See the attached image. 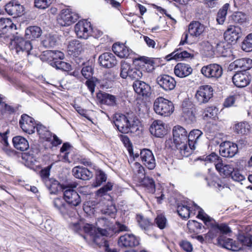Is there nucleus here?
Segmentation results:
<instances>
[{"label":"nucleus","mask_w":252,"mask_h":252,"mask_svg":"<svg viewBox=\"0 0 252 252\" xmlns=\"http://www.w3.org/2000/svg\"><path fill=\"white\" fill-rule=\"evenodd\" d=\"M63 198H55L53 204L63 215H65L68 214L71 207L78 206L81 202V199L77 191L70 187H63Z\"/></svg>","instance_id":"f257e3e1"},{"label":"nucleus","mask_w":252,"mask_h":252,"mask_svg":"<svg viewBox=\"0 0 252 252\" xmlns=\"http://www.w3.org/2000/svg\"><path fill=\"white\" fill-rule=\"evenodd\" d=\"M114 123L118 130L124 133H127L137 129L136 127L139 124V121L132 113L126 115L117 114L114 118Z\"/></svg>","instance_id":"f03ea898"},{"label":"nucleus","mask_w":252,"mask_h":252,"mask_svg":"<svg viewBox=\"0 0 252 252\" xmlns=\"http://www.w3.org/2000/svg\"><path fill=\"white\" fill-rule=\"evenodd\" d=\"M173 141L177 150L183 157L190 154V148L188 146L187 131L183 127L176 126L173 128Z\"/></svg>","instance_id":"7ed1b4c3"},{"label":"nucleus","mask_w":252,"mask_h":252,"mask_svg":"<svg viewBox=\"0 0 252 252\" xmlns=\"http://www.w3.org/2000/svg\"><path fill=\"white\" fill-rule=\"evenodd\" d=\"M96 225L97 226L98 233L101 236L96 234L93 237V240L96 244L99 245L100 247L103 246L104 248V242L107 244L108 243L104 238H103V236H107L109 234V231H110L112 224L108 220V218L102 217L97 219L96 221Z\"/></svg>","instance_id":"20e7f679"},{"label":"nucleus","mask_w":252,"mask_h":252,"mask_svg":"<svg viewBox=\"0 0 252 252\" xmlns=\"http://www.w3.org/2000/svg\"><path fill=\"white\" fill-rule=\"evenodd\" d=\"M194 205L198 211L197 217L202 220L206 226L210 229L209 231L206 234V237H208L210 239H213L220 232L217 223L213 218L206 214L202 209L195 204H194Z\"/></svg>","instance_id":"39448f33"},{"label":"nucleus","mask_w":252,"mask_h":252,"mask_svg":"<svg viewBox=\"0 0 252 252\" xmlns=\"http://www.w3.org/2000/svg\"><path fill=\"white\" fill-rule=\"evenodd\" d=\"M154 110L157 114L167 117L173 112L174 107L171 101L162 97H159L154 101Z\"/></svg>","instance_id":"423d86ee"},{"label":"nucleus","mask_w":252,"mask_h":252,"mask_svg":"<svg viewBox=\"0 0 252 252\" xmlns=\"http://www.w3.org/2000/svg\"><path fill=\"white\" fill-rule=\"evenodd\" d=\"M213 89L210 85L200 86L197 90L195 98L199 104L206 103L212 97Z\"/></svg>","instance_id":"0eeeda50"},{"label":"nucleus","mask_w":252,"mask_h":252,"mask_svg":"<svg viewBox=\"0 0 252 252\" xmlns=\"http://www.w3.org/2000/svg\"><path fill=\"white\" fill-rule=\"evenodd\" d=\"M201 73L206 78L218 79L222 74V67L217 63H211L203 66L201 69Z\"/></svg>","instance_id":"6e6552de"},{"label":"nucleus","mask_w":252,"mask_h":252,"mask_svg":"<svg viewBox=\"0 0 252 252\" xmlns=\"http://www.w3.org/2000/svg\"><path fill=\"white\" fill-rule=\"evenodd\" d=\"M79 18L78 14L72 11L70 9H63L58 19V23L62 26H68L75 23Z\"/></svg>","instance_id":"1a4fd4ad"},{"label":"nucleus","mask_w":252,"mask_h":252,"mask_svg":"<svg viewBox=\"0 0 252 252\" xmlns=\"http://www.w3.org/2000/svg\"><path fill=\"white\" fill-rule=\"evenodd\" d=\"M74 31L78 38L86 39L91 35L92 28L89 22L82 20L75 25Z\"/></svg>","instance_id":"9d476101"},{"label":"nucleus","mask_w":252,"mask_h":252,"mask_svg":"<svg viewBox=\"0 0 252 252\" xmlns=\"http://www.w3.org/2000/svg\"><path fill=\"white\" fill-rule=\"evenodd\" d=\"M6 12L14 17H19L24 14L25 8L18 1L12 0L5 5Z\"/></svg>","instance_id":"9b49d317"},{"label":"nucleus","mask_w":252,"mask_h":252,"mask_svg":"<svg viewBox=\"0 0 252 252\" xmlns=\"http://www.w3.org/2000/svg\"><path fill=\"white\" fill-rule=\"evenodd\" d=\"M242 30L240 27L230 25L224 33L225 40L229 43H236L241 37Z\"/></svg>","instance_id":"f8f14e48"},{"label":"nucleus","mask_w":252,"mask_h":252,"mask_svg":"<svg viewBox=\"0 0 252 252\" xmlns=\"http://www.w3.org/2000/svg\"><path fill=\"white\" fill-rule=\"evenodd\" d=\"M239 241L240 244L233 241L232 249L230 250L233 251H239L241 249H247L250 250L252 248V236L249 235L246 236H240L239 237Z\"/></svg>","instance_id":"ddd939ff"},{"label":"nucleus","mask_w":252,"mask_h":252,"mask_svg":"<svg viewBox=\"0 0 252 252\" xmlns=\"http://www.w3.org/2000/svg\"><path fill=\"white\" fill-rule=\"evenodd\" d=\"M19 124L24 131L29 134H32L34 132L36 124L34 119L27 114L21 116Z\"/></svg>","instance_id":"4468645a"},{"label":"nucleus","mask_w":252,"mask_h":252,"mask_svg":"<svg viewBox=\"0 0 252 252\" xmlns=\"http://www.w3.org/2000/svg\"><path fill=\"white\" fill-rule=\"evenodd\" d=\"M140 158L144 165L150 170L156 167V160L152 152L147 149H144L140 151Z\"/></svg>","instance_id":"2eb2a0df"},{"label":"nucleus","mask_w":252,"mask_h":252,"mask_svg":"<svg viewBox=\"0 0 252 252\" xmlns=\"http://www.w3.org/2000/svg\"><path fill=\"white\" fill-rule=\"evenodd\" d=\"M157 81L159 86L165 91L173 90L176 84L174 78L168 75H161L159 76Z\"/></svg>","instance_id":"dca6fc26"},{"label":"nucleus","mask_w":252,"mask_h":252,"mask_svg":"<svg viewBox=\"0 0 252 252\" xmlns=\"http://www.w3.org/2000/svg\"><path fill=\"white\" fill-rule=\"evenodd\" d=\"M238 151L237 145L226 141L221 143L220 148V153L221 156L232 158Z\"/></svg>","instance_id":"f3484780"},{"label":"nucleus","mask_w":252,"mask_h":252,"mask_svg":"<svg viewBox=\"0 0 252 252\" xmlns=\"http://www.w3.org/2000/svg\"><path fill=\"white\" fill-rule=\"evenodd\" d=\"M139 243V238L132 234H126L121 236L118 240V245L122 247L131 248L138 246Z\"/></svg>","instance_id":"a211bd4d"},{"label":"nucleus","mask_w":252,"mask_h":252,"mask_svg":"<svg viewBox=\"0 0 252 252\" xmlns=\"http://www.w3.org/2000/svg\"><path fill=\"white\" fill-rule=\"evenodd\" d=\"M14 42L17 53L21 51L26 52L28 55L32 54L31 51L32 48V46L31 41L25 40L22 37H16L15 38Z\"/></svg>","instance_id":"6ab92c4d"},{"label":"nucleus","mask_w":252,"mask_h":252,"mask_svg":"<svg viewBox=\"0 0 252 252\" xmlns=\"http://www.w3.org/2000/svg\"><path fill=\"white\" fill-rule=\"evenodd\" d=\"M135 93L143 97H148L151 94V87L142 81H134L132 85Z\"/></svg>","instance_id":"aec40b11"},{"label":"nucleus","mask_w":252,"mask_h":252,"mask_svg":"<svg viewBox=\"0 0 252 252\" xmlns=\"http://www.w3.org/2000/svg\"><path fill=\"white\" fill-rule=\"evenodd\" d=\"M150 131L157 137H162L166 134L165 124L160 120L154 121L150 126Z\"/></svg>","instance_id":"412c9836"},{"label":"nucleus","mask_w":252,"mask_h":252,"mask_svg":"<svg viewBox=\"0 0 252 252\" xmlns=\"http://www.w3.org/2000/svg\"><path fill=\"white\" fill-rule=\"evenodd\" d=\"M114 53L121 58H127L130 57L133 53L132 51L124 44L115 43L112 46Z\"/></svg>","instance_id":"4be33fe9"},{"label":"nucleus","mask_w":252,"mask_h":252,"mask_svg":"<svg viewBox=\"0 0 252 252\" xmlns=\"http://www.w3.org/2000/svg\"><path fill=\"white\" fill-rule=\"evenodd\" d=\"M100 65L105 68H111L117 63L115 56L111 53L106 52L99 57Z\"/></svg>","instance_id":"5701e85b"},{"label":"nucleus","mask_w":252,"mask_h":252,"mask_svg":"<svg viewBox=\"0 0 252 252\" xmlns=\"http://www.w3.org/2000/svg\"><path fill=\"white\" fill-rule=\"evenodd\" d=\"M72 172L75 178L83 180H89L93 177V172L83 166H75Z\"/></svg>","instance_id":"b1692460"},{"label":"nucleus","mask_w":252,"mask_h":252,"mask_svg":"<svg viewBox=\"0 0 252 252\" xmlns=\"http://www.w3.org/2000/svg\"><path fill=\"white\" fill-rule=\"evenodd\" d=\"M232 81L236 87L243 88L247 86L250 83V79L247 73L239 72L233 76Z\"/></svg>","instance_id":"393cba45"},{"label":"nucleus","mask_w":252,"mask_h":252,"mask_svg":"<svg viewBox=\"0 0 252 252\" xmlns=\"http://www.w3.org/2000/svg\"><path fill=\"white\" fill-rule=\"evenodd\" d=\"M204 25L198 21H192L188 26V32L191 36L198 37L205 31Z\"/></svg>","instance_id":"a878e982"},{"label":"nucleus","mask_w":252,"mask_h":252,"mask_svg":"<svg viewBox=\"0 0 252 252\" xmlns=\"http://www.w3.org/2000/svg\"><path fill=\"white\" fill-rule=\"evenodd\" d=\"M183 117L188 123H193L195 121L194 108L191 104L184 102L182 104Z\"/></svg>","instance_id":"bb28decb"},{"label":"nucleus","mask_w":252,"mask_h":252,"mask_svg":"<svg viewBox=\"0 0 252 252\" xmlns=\"http://www.w3.org/2000/svg\"><path fill=\"white\" fill-rule=\"evenodd\" d=\"M192 72V68L187 64L178 63L174 67L175 74L180 78L187 77L190 75Z\"/></svg>","instance_id":"cd10ccee"},{"label":"nucleus","mask_w":252,"mask_h":252,"mask_svg":"<svg viewBox=\"0 0 252 252\" xmlns=\"http://www.w3.org/2000/svg\"><path fill=\"white\" fill-rule=\"evenodd\" d=\"M202 134V132L199 129H193L189 132L187 140L188 147L190 148V154L195 149V145Z\"/></svg>","instance_id":"c85d7f7f"},{"label":"nucleus","mask_w":252,"mask_h":252,"mask_svg":"<svg viewBox=\"0 0 252 252\" xmlns=\"http://www.w3.org/2000/svg\"><path fill=\"white\" fill-rule=\"evenodd\" d=\"M83 49V44L77 40L69 41L67 45V51L69 54L73 55L74 56L79 55Z\"/></svg>","instance_id":"c756f323"},{"label":"nucleus","mask_w":252,"mask_h":252,"mask_svg":"<svg viewBox=\"0 0 252 252\" xmlns=\"http://www.w3.org/2000/svg\"><path fill=\"white\" fill-rule=\"evenodd\" d=\"M12 141L14 147L18 150L25 151L29 148V144L27 140L21 136L13 137Z\"/></svg>","instance_id":"7c9ffc66"},{"label":"nucleus","mask_w":252,"mask_h":252,"mask_svg":"<svg viewBox=\"0 0 252 252\" xmlns=\"http://www.w3.org/2000/svg\"><path fill=\"white\" fill-rule=\"evenodd\" d=\"M216 163V168L220 175L225 177L230 176L234 170L233 166L231 164H224L222 161Z\"/></svg>","instance_id":"2f4dec72"},{"label":"nucleus","mask_w":252,"mask_h":252,"mask_svg":"<svg viewBox=\"0 0 252 252\" xmlns=\"http://www.w3.org/2000/svg\"><path fill=\"white\" fill-rule=\"evenodd\" d=\"M233 64L234 68L245 71L252 67V60L249 58L238 59L233 62Z\"/></svg>","instance_id":"473e14b6"},{"label":"nucleus","mask_w":252,"mask_h":252,"mask_svg":"<svg viewBox=\"0 0 252 252\" xmlns=\"http://www.w3.org/2000/svg\"><path fill=\"white\" fill-rule=\"evenodd\" d=\"M42 34L41 29L37 26H31L25 30V37L27 39L33 40L38 38Z\"/></svg>","instance_id":"72a5a7b5"},{"label":"nucleus","mask_w":252,"mask_h":252,"mask_svg":"<svg viewBox=\"0 0 252 252\" xmlns=\"http://www.w3.org/2000/svg\"><path fill=\"white\" fill-rule=\"evenodd\" d=\"M45 184L51 194H56L63 188L58 181L53 179L46 181Z\"/></svg>","instance_id":"f704fd0d"},{"label":"nucleus","mask_w":252,"mask_h":252,"mask_svg":"<svg viewBox=\"0 0 252 252\" xmlns=\"http://www.w3.org/2000/svg\"><path fill=\"white\" fill-rule=\"evenodd\" d=\"M141 180L142 184L149 192L154 193L155 191V184L152 178L145 176Z\"/></svg>","instance_id":"c9c22d12"},{"label":"nucleus","mask_w":252,"mask_h":252,"mask_svg":"<svg viewBox=\"0 0 252 252\" xmlns=\"http://www.w3.org/2000/svg\"><path fill=\"white\" fill-rule=\"evenodd\" d=\"M136 219L139 226L144 231H148L152 227V223L151 221L149 219L144 218L143 216L141 215H137Z\"/></svg>","instance_id":"e433bc0d"},{"label":"nucleus","mask_w":252,"mask_h":252,"mask_svg":"<svg viewBox=\"0 0 252 252\" xmlns=\"http://www.w3.org/2000/svg\"><path fill=\"white\" fill-rule=\"evenodd\" d=\"M246 20V15L241 12L234 13L229 17V21L230 23L241 24Z\"/></svg>","instance_id":"4c0bfd02"},{"label":"nucleus","mask_w":252,"mask_h":252,"mask_svg":"<svg viewBox=\"0 0 252 252\" xmlns=\"http://www.w3.org/2000/svg\"><path fill=\"white\" fill-rule=\"evenodd\" d=\"M50 65L58 69L64 71H69L71 70V66L69 63L60 60L51 62Z\"/></svg>","instance_id":"58836bf2"},{"label":"nucleus","mask_w":252,"mask_h":252,"mask_svg":"<svg viewBox=\"0 0 252 252\" xmlns=\"http://www.w3.org/2000/svg\"><path fill=\"white\" fill-rule=\"evenodd\" d=\"M107 178V175L103 171H97L95 175V182L93 184V187L96 188L100 186L103 183L106 181Z\"/></svg>","instance_id":"ea45409f"},{"label":"nucleus","mask_w":252,"mask_h":252,"mask_svg":"<svg viewBox=\"0 0 252 252\" xmlns=\"http://www.w3.org/2000/svg\"><path fill=\"white\" fill-rule=\"evenodd\" d=\"M35 127L41 138L46 140H48L51 138V133L45 126L41 124H36Z\"/></svg>","instance_id":"a19ab883"},{"label":"nucleus","mask_w":252,"mask_h":252,"mask_svg":"<svg viewBox=\"0 0 252 252\" xmlns=\"http://www.w3.org/2000/svg\"><path fill=\"white\" fill-rule=\"evenodd\" d=\"M229 4L225 3L218 12L217 21L219 24H223L225 21Z\"/></svg>","instance_id":"79ce46f5"},{"label":"nucleus","mask_w":252,"mask_h":252,"mask_svg":"<svg viewBox=\"0 0 252 252\" xmlns=\"http://www.w3.org/2000/svg\"><path fill=\"white\" fill-rule=\"evenodd\" d=\"M177 212L179 215L184 219H188L191 214L193 215L195 214L194 213H192V211L190 210L189 207L183 205L178 206Z\"/></svg>","instance_id":"37998d69"},{"label":"nucleus","mask_w":252,"mask_h":252,"mask_svg":"<svg viewBox=\"0 0 252 252\" xmlns=\"http://www.w3.org/2000/svg\"><path fill=\"white\" fill-rule=\"evenodd\" d=\"M132 168L134 174L137 177L139 180H141L145 176V169L139 162H134Z\"/></svg>","instance_id":"c03bdc74"},{"label":"nucleus","mask_w":252,"mask_h":252,"mask_svg":"<svg viewBox=\"0 0 252 252\" xmlns=\"http://www.w3.org/2000/svg\"><path fill=\"white\" fill-rule=\"evenodd\" d=\"M235 130L238 134H247L250 131V126L246 122L239 123L235 125Z\"/></svg>","instance_id":"a18cd8bd"},{"label":"nucleus","mask_w":252,"mask_h":252,"mask_svg":"<svg viewBox=\"0 0 252 252\" xmlns=\"http://www.w3.org/2000/svg\"><path fill=\"white\" fill-rule=\"evenodd\" d=\"M117 99L115 96L104 93L102 95L101 102L102 103L114 106L117 104Z\"/></svg>","instance_id":"49530a36"},{"label":"nucleus","mask_w":252,"mask_h":252,"mask_svg":"<svg viewBox=\"0 0 252 252\" xmlns=\"http://www.w3.org/2000/svg\"><path fill=\"white\" fill-rule=\"evenodd\" d=\"M218 244L223 248L230 250L232 249L233 240L230 238H227L223 235L220 236L218 238Z\"/></svg>","instance_id":"de8ad7c7"},{"label":"nucleus","mask_w":252,"mask_h":252,"mask_svg":"<svg viewBox=\"0 0 252 252\" xmlns=\"http://www.w3.org/2000/svg\"><path fill=\"white\" fill-rule=\"evenodd\" d=\"M42 43L46 48H52L56 45L57 38L54 35L48 34L45 36L44 39L42 41Z\"/></svg>","instance_id":"09e8293b"},{"label":"nucleus","mask_w":252,"mask_h":252,"mask_svg":"<svg viewBox=\"0 0 252 252\" xmlns=\"http://www.w3.org/2000/svg\"><path fill=\"white\" fill-rule=\"evenodd\" d=\"M171 58L174 60L185 59L190 57L191 54L186 51H180L177 50L172 53L170 55Z\"/></svg>","instance_id":"8fccbe9b"},{"label":"nucleus","mask_w":252,"mask_h":252,"mask_svg":"<svg viewBox=\"0 0 252 252\" xmlns=\"http://www.w3.org/2000/svg\"><path fill=\"white\" fill-rule=\"evenodd\" d=\"M243 50L246 52L252 51V33L247 36L241 46Z\"/></svg>","instance_id":"3c124183"},{"label":"nucleus","mask_w":252,"mask_h":252,"mask_svg":"<svg viewBox=\"0 0 252 252\" xmlns=\"http://www.w3.org/2000/svg\"><path fill=\"white\" fill-rule=\"evenodd\" d=\"M45 55L51 58L53 61H58V59H63L64 58V55L62 52L55 50H49L45 52Z\"/></svg>","instance_id":"603ef678"},{"label":"nucleus","mask_w":252,"mask_h":252,"mask_svg":"<svg viewBox=\"0 0 252 252\" xmlns=\"http://www.w3.org/2000/svg\"><path fill=\"white\" fill-rule=\"evenodd\" d=\"M113 184L111 182H108L106 185L103 186L96 192V195L98 196H102L107 194L108 191L112 189Z\"/></svg>","instance_id":"864d4df0"},{"label":"nucleus","mask_w":252,"mask_h":252,"mask_svg":"<svg viewBox=\"0 0 252 252\" xmlns=\"http://www.w3.org/2000/svg\"><path fill=\"white\" fill-rule=\"evenodd\" d=\"M143 73L141 70L136 68L131 69L129 72L128 77L131 80H134V81H140L139 79L142 78Z\"/></svg>","instance_id":"5fc2aeb1"},{"label":"nucleus","mask_w":252,"mask_h":252,"mask_svg":"<svg viewBox=\"0 0 252 252\" xmlns=\"http://www.w3.org/2000/svg\"><path fill=\"white\" fill-rule=\"evenodd\" d=\"M155 222L157 226L160 229L164 228L167 225V220L165 216L162 214H160L157 216L155 219Z\"/></svg>","instance_id":"6e6d98bb"},{"label":"nucleus","mask_w":252,"mask_h":252,"mask_svg":"<svg viewBox=\"0 0 252 252\" xmlns=\"http://www.w3.org/2000/svg\"><path fill=\"white\" fill-rule=\"evenodd\" d=\"M130 70V65L128 63L125 62L121 63L120 75L123 78L128 77Z\"/></svg>","instance_id":"4d7b16f0"},{"label":"nucleus","mask_w":252,"mask_h":252,"mask_svg":"<svg viewBox=\"0 0 252 252\" xmlns=\"http://www.w3.org/2000/svg\"><path fill=\"white\" fill-rule=\"evenodd\" d=\"M217 114V110L215 107H210L207 108L204 112L203 117L205 118H214Z\"/></svg>","instance_id":"13d9d810"},{"label":"nucleus","mask_w":252,"mask_h":252,"mask_svg":"<svg viewBox=\"0 0 252 252\" xmlns=\"http://www.w3.org/2000/svg\"><path fill=\"white\" fill-rule=\"evenodd\" d=\"M52 0H34L35 6L40 9L47 8L52 3Z\"/></svg>","instance_id":"bf43d9fd"},{"label":"nucleus","mask_w":252,"mask_h":252,"mask_svg":"<svg viewBox=\"0 0 252 252\" xmlns=\"http://www.w3.org/2000/svg\"><path fill=\"white\" fill-rule=\"evenodd\" d=\"M208 184L209 186H214L216 188L218 189L219 191H221L225 188H227L223 183L217 177L215 178V179H214L212 183H210L209 182Z\"/></svg>","instance_id":"052dcab7"},{"label":"nucleus","mask_w":252,"mask_h":252,"mask_svg":"<svg viewBox=\"0 0 252 252\" xmlns=\"http://www.w3.org/2000/svg\"><path fill=\"white\" fill-rule=\"evenodd\" d=\"M230 176L233 180L240 182L241 184L242 181L246 180L245 177L238 170H234Z\"/></svg>","instance_id":"680f3d73"},{"label":"nucleus","mask_w":252,"mask_h":252,"mask_svg":"<svg viewBox=\"0 0 252 252\" xmlns=\"http://www.w3.org/2000/svg\"><path fill=\"white\" fill-rule=\"evenodd\" d=\"M101 212L103 214L110 216L112 218L116 213V209L115 206L110 205H108L106 208L102 209Z\"/></svg>","instance_id":"e2e57ef3"},{"label":"nucleus","mask_w":252,"mask_h":252,"mask_svg":"<svg viewBox=\"0 0 252 252\" xmlns=\"http://www.w3.org/2000/svg\"><path fill=\"white\" fill-rule=\"evenodd\" d=\"M205 160L210 162H214L215 165L219 161H222V159L214 153H212L205 158Z\"/></svg>","instance_id":"0e129e2a"},{"label":"nucleus","mask_w":252,"mask_h":252,"mask_svg":"<svg viewBox=\"0 0 252 252\" xmlns=\"http://www.w3.org/2000/svg\"><path fill=\"white\" fill-rule=\"evenodd\" d=\"M51 168V165L48 166L44 169H43L41 170L40 172V175L44 183H46V181L47 180H50L51 179L49 178V176L50 175V170Z\"/></svg>","instance_id":"69168bd1"},{"label":"nucleus","mask_w":252,"mask_h":252,"mask_svg":"<svg viewBox=\"0 0 252 252\" xmlns=\"http://www.w3.org/2000/svg\"><path fill=\"white\" fill-rule=\"evenodd\" d=\"M81 73L82 75L86 79H89L92 76L93 74V70L91 66H86L82 68Z\"/></svg>","instance_id":"338daca9"},{"label":"nucleus","mask_w":252,"mask_h":252,"mask_svg":"<svg viewBox=\"0 0 252 252\" xmlns=\"http://www.w3.org/2000/svg\"><path fill=\"white\" fill-rule=\"evenodd\" d=\"M5 25H4V32H6L7 31H12L13 30H16L17 28L16 26L12 23L11 19L9 18L5 19Z\"/></svg>","instance_id":"774afa93"}]
</instances>
